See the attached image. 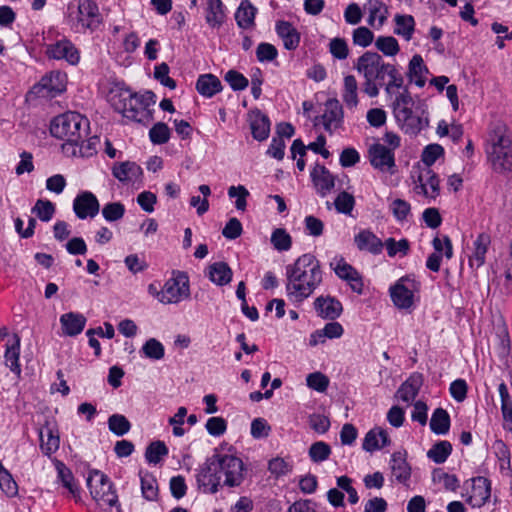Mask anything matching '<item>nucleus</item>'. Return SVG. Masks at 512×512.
<instances>
[{"label":"nucleus","mask_w":512,"mask_h":512,"mask_svg":"<svg viewBox=\"0 0 512 512\" xmlns=\"http://www.w3.org/2000/svg\"><path fill=\"white\" fill-rule=\"evenodd\" d=\"M342 101L349 110H354L359 104L358 82L353 75H346L343 79Z\"/></svg>","instance_id":"72a5a7b5"},{"label":"nucleus","mask_w":512,"mask_h":512,"mask_svg":"<svg viewBox=\"0 0 512 512\" xmlns=\"http://www.w3.org/2000/svg\"><path fill=\"white\" fill-rule=\"evenodd\" d=\"M385 246L389 257H395L397 254L400 256H406L410 249V243L407 239H400L396 241L390 237L385 240L383 247Z\"/></svg>","instance_id":"5fc2aeb1"},{"label":"nucleus","mask_w":512,"mask_h":512,"mask_svg":"<svg viewBox=\"0 0 512 512\" xmlns=\"http://www.w3.org/2000/svg\"><path fill=\"white\" fill-rule=\"evenodd\" d=\"M57 471V481L67 490V495L74 498L76 502L80 501V488L76 483L72 471L60 460L53 461Z\"/></svg>","instance_id":"aec40b11"},{"label":"nucleus","mask_w":512,"mask_h":512,"mask_svg":"<svg viewBox=\"0 0 512 512\" xmlns=\"http://www.w3.org/2000/svg\"><path fill=\"white\" fill-rule=\"evenodd\" d=\"M389 444L388 434L382 428L371 429L365 435L362 447L367 452L379 450Z\"/></svg>","instance_id":"ea45409f"},{"label":"nucleus","mask_w":512,"mask_h":512,"mask_svg":"<svg viewBox=\"0 0 512 512\" xmlns=\"http://www.w3.org/2000/svg\"><path fill=\"white\" fill-rule=\"evenodd\" d=\"M49 58L65 60L71 65H76L80 60V53L75 45L67 38H62L46 47Z\"/></svg>","instance_id":"ddd939ff"},{"label":"nucleus","mask_w":512,"mask_h":512,"mask_svg":"<svg viewBox=\"0 0 512 512\" xmlns=\"http://www.w3.org/2000/svg\"><path fill=\"white\" fill-rule=\"evenodd\" d=\"M232 270L225 262H215L208 267L209 279L218 286H224L232 280Z\"/></svg>","instance_id":"79ce46f5"},{"label":"nucleus","mask_w":512,"mask_h":512,"mask_svg":"<svg viewBox=\"0 0 512 512\" xmlns=\"http://www.w3.org/2000/svg\"><path fill=\"white\" fill-rule=\"evenodd\" d=\"M149 137L154 144H164L170 138V129L165 123L158 122L150 129Z\"/></svg>","instance_id":"69168bd1"},{"label":"nucleus","mask_w":512,"mask_h":512,"mask_svg":"<svg viewBox=\"0 0 512 512\" xmlns=\"http://www.w3.org/2000/svg\"><path fill=\"white\" fill-rule=\"evenodd\" d=\"M275 29L277 35L282 39L285 49L295 50L299 46L300 34L290 22L278 21Z\"/></svg>","instance_id":"c756f323"},{"label":"nucleus","mask_w":512,"mask_h":512,"mask_svg":"<svg viewBox=\"0 0 512 512\" xmlns=\"http://www.w3.org/2000/svg\"><path fill=\"white\" fill-rule=\"evenodd\" d=\"M329 52L338 60H345L349 55V47L345 39L333 38L329 43Z\"/></svg>","instance_id":"338daca9"},{"label":"nucleus","mask_w":512,"mask_h":512,"mask_svg":"<svg viewBox=\"0 0 512 512\" xmlns=\"http://www.w3.org/2000/svg\"><path fill=\"white\" fill-rule=\"evenodd\" d=\"M313 305L317 315L322 319L335 320L343 312L341 302L330 295L317 297Z\"/></svg>","instance_id":"f3484780"},{"label":"nucleus","mask_w":512,"mask_h":512,"mask_svg":"<svg viewBox=\"0 0 512 512\" xmlns=\"http://www.w3.org/2000/svg\"><path fill=\"white\" fill-rule=\"evenodd\" d=\"M109 101L117 112L128 119L144 124L152 120L150 109H145V104L138 100V94L129 89L112 90Z\"/></svg>","instance_id":"7ed1b4c3"},{"label":"nucleus","mask_w":512,"mask_h":512,"mask_svg":"<svg viewBox=\"0 0 512 512\" xmlns=\"http://www.w3.org/2000/svg\"><path fill=\"white\" fill-rule=\"evenodd\" d=\"M343 108L338 99H328L325 103V111L321 117L316 118L315 125L322 124L324 129L332 134L343 123Z\"/></svg>","instance_id":"9b49d317"},{"label":"nucleus","mask_w":512,"mask_h":512,"mask_svg":"<svg viewBox=\"0 0 512 512\" xmlns=\"http://www.w3.org/2000/svg\"><path fill=\"white\" fill-rule=\"evenodd\" d=\"M215 465L219 474L222 476L224 487H238L244 481V463L232 454L216 453L213 455Z\"/></svg>","instance_id":"39448f33"},{"label":"nucleus","mask_w":512,"mask_h":512,"mask_svg":"<svg viewBox=\"0 0 512 512\" xmlns=\"http://www.w3.org/2000/svg\"><path fill=\"white\" fill-rule=\"evenodd\" d=\"M271 243L278 251H288L292 245V238L283 228H277L272 232Z\"/></svg>","instance_id":"680f3d73"},{"label":"nucleus","mask_w":512,"mask_h":512,"mask_svg":"<svg viewBox=\"0 0 512 512\" xmlns=\"http://www.w3.org/2000/svg\"><path fill=\"white\" fill-rule=\"evenodd\" d=\"M390 468L392 476L399 483L406 484L411 477V467L405 457L399 452L392 455Z\"/></svg>","instance_id":"4c0bfd02"},{"label":"nucleus","mask_w":512,"mask_h":512,"mask_svg":"<svg viewBox=\"0 0 512 512\" xmlns=\"http://www.w3.org/2000/svg\"><path fill=\"white\" fill-rule=\"evenodd\" d=\"M374 41V33L366 26H360L352 31V42L355 46L366 48Z\"/></svg>","instance_id":"4d7b16f0"},{"label":"nucleus","mask_w":512,"mask_h":512,"mask_svg":"<svg viewBox=\"0 0 512 512\" xmlns=\"http://www.w3.org/2000/svg\"><path fill=\"white\" fill-rule=\"evenodd\" d=\"M190 297L189 278L184 272H174L161 289L162 304H177Z\"/></svg>","instance_id":"423d86ee"},{"label":"nucleus","mask_w":512,"mask_h":512,"mask_svg":"<svg viewBox=\"0 0 512 512\" xmlns=\"http://www.w3.org/2000/svg\"><path fill=\"white\" fill-rule=\"evenodd\" d=\"M112 175L122 184H134L142 176L141 167L132 161L115 163L112 167Z\"/></svg>","instance_id":"a211bd4d"},{"label":"nucleus","mask_w":512,"mask_h":512,"mask_svg":"<svg viewBox=\"0 0 512 512\" xmlns=\"http://www.w3.org/2000/svg\"><path fill=\"white\" fill-rule=\"evenodd\" d=\"M375 47L385 56L393 57L400 51L399 43L393 36H379L375 40Z\"/></svg>","instance_id":"603ef678"},{"label":"nucleus","mask_w":512,"mask_h":512,"mask_svg":"<svg viewBox=\"0 0 512 512\" xmlns=\"http://www.w3.org/2000/svg\"><path fill=\"white\" fill-rule=\"evenodd\" d=\"M390 210L397 221H406L411 212L410 204L403 199H395L390 204Z\"/></svg>","instance_id":"774afa93"},{"label":"nucleus","mask_w":512,"mask_h":512,"mask_svg":"<svg viewBox=\"0 0 512 512\" xmlns=\"http://www.w3.org/2000/svg\"><path fill=\"white\" fill-rule=\"evenodd\" d=\"M512 146V133L506 123L497 120L488 129L485 151Z\"/></svg>","instance_id":"f8f14e48"},{"label":"nucleus","mask_w":512,"mask_h":512,"mask_svg":"<svg viewBox=\"0 0 512 512\" xmlns=\"http://www.w3.org/2000/svg\"><path fill=\"white\" fill-rule=\"evenodd\" d=\"M87 486L92 498L100 507L110 510L111 512L115 507L117 512L120 511L118 496L113 489L112 482L105 474L98 470L91 471L87 478Z\"/></svg>","instance_id":"20e7f679"},{"label":"nucleus","mask_w":512,"mask_h":512,"mask_svg":"<svg viewBox=\"0 0 512 512\" xmlns=\"http://www.w3.org/2000/svg\"><path fill=\"white\" fill-rule=\"evenodd\" d=\"M39 437L40 448L45 455L50 456L58 450L60 438L57 430L49 425H45L40 429Z\"/></svg>","instance_id":"c9c22d12"},{"label":"nucleus","mask_w":512,"mask_h":512,"mask_svg":"<svg viewBox=\"0 0 512 512\" xmlns=\"http://www.w3.org/2000/svg\"><path fill=\"white\" fill-rule=\"evenodd\" d=\"M100 23L101 15L96 3L92 0H84L78 5L77 18L72 22L71 28L76 33H82L87 29H96Z\"/></svg>","instance_id":"1a4fd4ad"},{"label":"nucleus","mask_w":512,"mask_h":512,"mask_svg":"<svg viewBox=\"0 0 512 512\" xmlns=\"http://www.w3.org/2000/svg\"><path fill=\"white\" fill-rule=\"evenodd\" d=\"M89 121L78 112H66L56 116L50 124L51 135L65 140L62 145L64 153L76 156L75 144H79L86 137Z\"/></svg>","instance_id":"f03ea898"},{"label":"nucleus","mask_w":512,"mask_h":512,"mask_svg":"<svg viewBox=\"0 0 512 512\" xmlns=\"http://www.w3.org/2000/svg\"><path fill=\"white\" fill-rule=\"evenodd\" d=\"M395 28L394 34L410 41L415 31V20L409 14H396L394 16Z\"/></svg>","instance_id":"37998d69"},{"label":"nucleus","mask_w":512,"mask_h":512,"mask_svg":"<svg viewBox=\"0 0 512 512\" xmlns=\"http://www.w3.org/2000/svg\"><path fill=\"white\" fill-rule=\"evenodd\" d=\"M319 261L312 254H303L286 267V294L293 303H302L322 283Z\"/></svg>","instance_id":"f257e3e1"},{"label":"nucleus","mask_w":512,"mask_h":512,"mask_svg":"<svg viewBox=\"0 0 512 512\" xmlns=\"http://www.w3.org/2000/svg\"><path fill=\"white\" fill-rule=\"evenodd\" d=\"M108 427L116 436H123L131 429V424L124 415L113 414L108 418Z\"/></svg>","instance_id":"864d4df0"},{"label":"nucleus","mask_w":512,"mask_h":512,"mask_svg":"<svg viewBox=\"0 0 512 512\" xmlns=\"http://www.w3.org/2000/svg\"><path fill=\"white\" fill-rule=\"evenodd\" d=\"M32 213H34L41 221L48 222L52 219L55 213V206L49 200L39 199L32 208Z\"/></svg>","instance_id":"052dcab7"},{"label":"nucleus","mask_w":512,"mask_h":512,"mask_svg":"<svg viewBox=\"0 0 512 512\" xmlns=\"http://www.w3.org/2000/svg\"><path fill=\"white\" fill-rule=\"evenodd\" d=\"M344 333L343 326L334 320H330L322 329L314 331L309 338V345L314 347L325 343L326 339L340 338Z\"/></svg>","instance_id":"393cba45"},{"label":"nucleus","mask_w":512,"mask_h":512,"mask_svg":"<svg viewBox=\"0 0 512 512\" xmlns=\"http://www.w3.org/2000/svg\"><path fill=\"white\" fill-rule=\"evenodd\" d=\"M125 206L121 202H109L102 208V216L108 222H116L123 218Z\"/></svg>","instance_id":"6e6d98bb"},{"label":"nucleus","mask_w":512,"mask_h":512,"mask_svg":"<svg viewBox=\"0 0 512 512\" xmlns=\"http://www.w3.org/2000/svg\"><path fill=\"white\" fill-rule=\"evenodd\" d=\"M308 454L313 462L320 463L330 457L331 447L323 441H317L310 446Z\"/></svg>","instance_id":"bf43d9fd"},{"label":"nucleus","mask_w":512,"mask_h":512,"mask_svg":"<svg viewBox=\"0 0 512 512\" xmlns=\"http://www.w3.org/2000/svg\"><path fill=\"white\" fill-rule=\"evenodd\" d=\"M419 282L409 276L400 278L390 287V297L398 309L408 310L414 304V294L419 290Z\"/></svg>","instance_id":"0eeeda50"},{"label":"nucleus","mask_w":512,"mask_h":512,"mask_svg":"<svg viewBox=\"0 0 512 512\" xmlns=\"http://www.w3.org/2000/svg\"><path fill=\"white\" fill-rule=\"evenodd\" d=\"M498 391L501 398V411L504 420L503 427L512 430V399L504 382L500 383Z\"/></svg>","instance_id":"49530a36"},{"label":"nucleus","mask_w":512,"mask_h":512,"mask_svg":"<svg viewBox=\"0 0 512 512\" xmlns=\"http://www.w3.org/2000/svg\"><path fill=\"white\" fill-rule=\"evenodd\" d=\"M371 165L382 172H391L395 167V157L392 149L380 143H374L368 150Z\"/></svg>","instance_id":"4468645a"},{"label":"nucleus","mask_w":512,"mask_h":512,"mask_svg":"<svg viewBox=\"0 0 512 512\" xmlns=\"http://www.w3.org/2000/svg\"><path fill=\"white\" fill-rule=\"evenodd\" d=\"M452 453V445L447 440L436 442L427 452V457L436 464L444 463Z\"/></svg>","instance_id":"de8ad7c7"},{"label":"nucleus","mask_w":512,"mask_h":512,"mask_svg":"<svg viewBox=\"0 0 512 512\" xmlns=\"http://www.w3.org/2000/svg\"><path fill=\"white\" fill-rule=\"evenodd\" d=\"M383 58L376 52L366 51L354 63V69L363 76L364 79L372 78V75L381 68L380 64Z\"/></svg>","instance_id":"4be33fe9"},{"label":"nucleus","mask_w":512,"mask_h":512,"mask_svg":"<svg viewBox=\"0 0 512 512\" xmlns=\"http://www.w3.org/2000/svg\"><path fill=\"white\" fill-rule=\"evenodd\" d=\"M355 244L360 251H367L377 255L382 252L383 242L373 232L362 230L354 237Z\"/></svg>","instance_id":"c85d7f7f"},{"label":"nucleus","mask_w":512,"mask_h":512,"mask_svg":"<svg viewBox=\"0 0 512 512\" xmlns=\"http://www.w3.org/2000/svg\"><path fill=\"white\" fill-rule=\"evenodd\" d=\"M213 455L198 468L196 481L198 488L204 493L215 494L223 486L222 476L219 474L215 465Z\"/></svg>","instance_id":"6e6552de"},{"label":"nucleus","mask_w":512,"mask_h":512,"mask_svg":"<svg viewBox=\"0 0 512 512\" xmlns=\"http://www.w3.org/2000/svg\"><path fill=\"white\" fill-rule=\"evenodd\" d=\"M248 121L251 133L254 139L264 141L270 133V120L267 115L259 109L252 110L248 113Z\"/></svg>","instance_id":"5701e85b"},{"label":"nucleus","mask_w":512,"mask_h":512,"mask_svg":"<svg viewBox=\"0 0 512 512\" xmlns=\"http://www.w3.org/2000/svg\"><path fill=\"white\" fill-rule=\"evenodd\" d=\"M491 243V237L487 233H480L475 239L472 255L469 257V265L479 268L485 263L486 253Z\"/></svg>","instance_id":"2f4dec72"},{"label":"nucleus","mask_w":512,"mask_h":512,"mask_svg":"<svg viewBox=\"0 0 512 512\" xmlns=\"http://www.w3.org/2000/svg\"><path fill=\"white\" fill-rule=\"evenodd\" d=\"M429 73L427 66L424 64L423 58L419 54H415L408 65L407 76L416 86L423 87L426 83V75Z\"/></svg>","instance_id":"473e14b6"},{"label":"nucleus","mask_w":512,"mask_h":512,"mask_svg":"<svg viewBox=\"0 0 512 512\" xmlns=\"http://www.w3.org/2000/svg\"><path fill=\"white\" fill-rule=\"evenodd\" d=\"M168 455V448L162 441L150 443L145 451V459L149 464H158L163 457Z\"/></svg>","instance_id":"8fccbe9b"},{"label":"nucleus","mask_w":512,"mask_h":512,"mask_svg":"<svg viewBox=\"0 0 512 512\" xmlns=\"http://www.w3.org/2000/svg\"><path fill=\"white\" fill-rule=\"evenodd\" d=\"M66 89V75L55 71L41 78L39 83L33 86L32 93L43 98H54Z\"/></svg>","instance_id":"9d476101"},{"label":"nucleus","mask_w":512,"mask_h":512,"mask_svg":"<svg viewBox=\"0 0 512 512\" xmlns=\"http://www.w3.org/2000/svg\"><path fill=\"white\" fill-rule=\"evenodd\" d=\"M100 209L96 196L89 191L82 192L73 201V210L79 219L94 218Z\"/></svg>","instance_id":"2eb2a0df"},{"label":"nucleus","mask_w":512,"mask_h":512,"mask_svg":"<svg viewBox=\"0 0 512 512\" xmlns=\"http://www.w3.org/2000/svg\"><path fill=\"white\" fill-rule=\"evenodd\" d=\"M86 322L85 316L76 312H68L60 317L63 334L70 337L79 335L84 330Z\"/></svg>","instance_id":"cd10ccee"},{"label":"nucleus","mask_w":512,"mask_h":512,"mask_svg":"<svg viewBox=\"0 0 512 512\" xmlns=\"http://www.w3.org/2000/svg\"><path fill=\"white\" fill-rule=\"evenodd\" d=\"M257 8L249 1L243 0L235 13L237 25L242 29H250L255 26Z\"/></svg>","instance_id":"e433bc0d"},{"label":"nucleus","mask_w":512,"mask_h":512,"mask_svg":"<svg viewBox=\"0 0 512 512\" xmlns=\"http://www.w3.org/2000/svg\"><path fill=\"white\" fill-rule=\"evenodd\" d=\"M394 116L397 123L406 134L416 135L423 128L422 119L413 113L412 108L405 111H398Z\"/></svg>","instance_id":"7c9ffc66"},{"label":"nucleus","mask_w":512,"mask_h":512,"mask_svg":"<svg viewBox=\"0 0 512 512\" xmlns=\"http://www.w3.org/2000/svg\"><path fill=\"white\" fill-rule=\"evenodd\" d=\"M139 476L143 497L149 501L156 500L158 496V485L155 477L147 471H140Z\"/></svg>","instance_id":"09e8293b"},{"label":"nucleus","mask_w":512,"mask_h":512,"mask_svg":"<svg viewBox=\"0 0 512 512\" xmlns=\"http://www.w3.org/2000/svg\"><path fill=\"white\" fill-rule=\"evenodd\" d=\"M419 185L416 186L417 193H422L425 197L435 199L439 195V178L430 169L422 171L418 176Z\"/></svg>","instance_id":"b1692460"},{"label":"nucleus","mask_w":512,"mask_h":512,"mask_svg":"<svg viewBox=\"0 0 512 512\" xmlns=\"http://www.w3.org/2000/svg\"><path fill=\"white\" fill-rule=\"evenodd\" d=\"M21 339L14 333L9 339L5 349V365L17 376L21 374L20 358Z\"/></svg>","instance_id":"a878e982"},{"label":"nucleus","mask_w":512,"mask_h":512,"mask_svg":"<svg viewBox=\"0 0 512 512\" xmlns=\"http://www.w3.org/2000/svg\"><path fill=\"white\" fill-rule=\"evenodd\" d=\"M197 92L206 98H211L222 90L219 78L213 74H202L196 81Z\"/></svg>","instance_id":"f704fd0d"},{"label":"nucleus","mask_w":512,"mask_h":512,"mask_svg":"<svg viewBox=\"0 0 512 512\" xmlns=\"http://www.w3.org/2000/svg\"><path fill=\"white\" fill-rule=\"evenodd\" d=\"M141 351L147 358L152 360H160L165 355L164 346L155 338L147 340L142 346Z\"/></svg>","instance_id":"13d9d810"},{"label":"nucleus","mask_w":512,"mask_h":512,"mask_svg":"<svg viewBox=\"0 0 512 512\" xmlns=\"http://www.w3.org/2000/svg\"><path fill=\"white\" fill-rule=\"evenodd\" d=\"M380 66L381 68H378L377 71L372 75V80L381 86L384 85L386 77H388V80H390L392 77L401 75L395 65L386 63L384 60Z\"/></svg>","instance_id":"e2e57ef3"},{"label":"nucleus","mask_w":512,"mask_h":512,"mask_svg":"<svg viewBox=\"0 0 512 512\" xmlns=\"http://www.w3.org/2000/svg\"><path fill=\"white\" fill-rule=\"evenodd\" d=\"M368 12L367 24L376 30H380L387 22L389 9L387 0H368L364 5Z\"/></svg>","instance_id":"dca6fc26"},{"label":"nucleus","mask_w":512,"mask_h":512,"mask_svg":"<svg viewBox=\"0 0 512 512\" xmlns=\"http://www.w3.org/2000/svg\"><path fill=\"white\" fill-rule=\"evenodd\" d=\"M354 197L346 191L338 194L334 201L335 209L338 213L350 215L354 209Z\"/></svg>","instance_id":"0e129e2a"},{"label":"nucleus","mask_w":512,"mask_h":512,"mask_svg":"<svg viewBox=\"0 0 512 512\" xmlns=\"http://www.w3.org/2000/svg\"><path fill=\"white\" fill-rule=\"evenodd\" d=\"M311 179L317 193L325 197L335 186V176L323 165L316 164L311 171Z\"/></svg>","instance_id":"412c9836"},{"label":"nucleus","mask_w":512,"mask_h":512,"mask_svg":"<svg viewBox=\"0 0 512 512\" xmlns=\"http://www.w3.org/2000/svg\"><path fill=\"white\" fill-rule=\"evenodd\" d=\"M491 496V482L485 477H476L472 481L471 494L467 499L473 508H480L486 504Z\"/></svg>","instance_id":"6ab92c4d"},{"label":"nucleus","mask_w":512,"mask_h":512,"mask_svg":"<svg viewBox=\"0 0 512 512\" xmlns=\"http://www.w3.org/2000/svg\"><path fill=\"white\" fill-rule=\"evenodd\" d=\"M205 19L211 28H219L223 25L226 14L221 0H207Z\"/></svg>","instance_id":"a19ab883"},{"label":"nucleus","mask_w":512,"mask_h":512,"mask_svg":"<svg viewBox=\"0 0 512 512\" xmlns=\"http://www.w3.org/2000/svg\"><path fill=\"white\" fill-rule=\"evenodd\" d=\"M492 451L499 461L500 472L507 476L511 475V454L508 446L501 439H497L492 444Z\"/></svg>","instance_id":"c03bdc74"},{"label":"nucleus","mask_w":512,"mask_h":512,"mask_svg":"<svg viewBox=\"0 0 512 512\" xmlns=\"http://www.w3.org/2000/svg\"><path fill=\"white\" fill-rule=\"evenodd\" d=\"M423 383L422 376L420 374L411 375L397 391L399 399L406 403L412 402L417 396Z\"/></svg>","instance_id":"58836bf2"},{"label":"nucleus","mask_w":512,"mask_h":512,"mask_svg":"<svg viewBox=\"0 0 512 512\" xmlns=\"http://www.w3.org/2000/svg\"><path fill=\"white\" fill-rule=\"evenodd\" d=\"M493 169L498 173L512 170V146L486 152Z\"/></svg>","instance_id":"bb28decb"},{"label":"nucleus","mask_w":512,"mask_h":512,"mask_svg":"<svg viewBox=\"0 0 512 512\" xmlns=\"http://www.w3.org/2000/svg\"><path fill=\"white\" fill-rule=\"evenodd\" d=\"M430 429L436 435H445L450 429V416L443 408L434 410L430 419Z\"/></svg>","instance_id":"a18cd8bd"},{"label":"nucleus","mask_w":512,"mask_h":512,"mask_svg":"<svg viewBox=\"0 0 512 512\" xmlns=\"http://www.w3.org/2000/svg\"><path fill=\"white\" fill-rule=\"evenodd\" d=\"M83 137L79 144H75L76 148V156L80 157H91L97 153L98 147L100 145V138L98 136H93L88 139H84Z\"/></svg>","instance_id":"3c124183"}]
</instances>
